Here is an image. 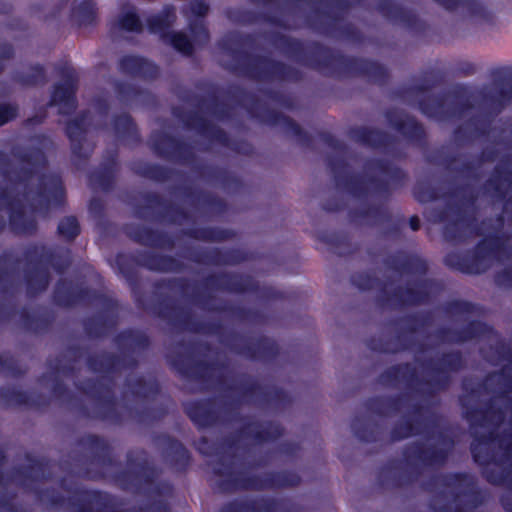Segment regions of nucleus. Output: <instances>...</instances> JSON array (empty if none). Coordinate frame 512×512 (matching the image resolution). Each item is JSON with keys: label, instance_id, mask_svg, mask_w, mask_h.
Listing matches in <instances>:
<instances>
[{"label": "nucleus", "instance_id": "2f4dec72", "mask_svg": "<svg viewBox=\"0 0 512 512\" xmlns=\"http://www.w3.org/2000/svg\"><path fill=\"white\" fill-rule=\"evenodd\" d=\"M0 203H4L9 213V226L16 235H33L38 225L34 217L25 213L21 199L13 195L7 187H0Z\"/></svg>", "mask_w": 512, "mask_h": 512}, {"label": "nucleus", "instance_id": "a19ab883", "mask_svg": "<svg viewBox=\"0 0 512 512\" xmlns=\"http://www.w3.org/2000/svg\"><path fill=\"white\" fill-rule=\"evenodd\" d=\"M165 464L176 474H185L192 464L190 451L175 437L163 434L158 437Z\"/></svg>", "mask_w": 512, "mask_h": 512}, {"label": "nucleus", "instance_id": "bb28decb", "mask_svg": "<svg viewBox=\"0 0 512 512\" xmlns=\"http://www.w3.org/2000/svg\"><path fill=\"white\" fill-rule=\"evenodd\" d=\"M57 72L63 78V82L53 85L49 106H59L60 115H71L78 105V77L74 68L67 64L58 66Z\"/></svg>", "mask_w": 512, "mask_h": 512}, {"label": "nucleus", "instance_id": "39448f33", "mask_svg": "<svg viewBox=\"0 0 512 512\" xmlns=\"http://www.w3.org/2000/svg\"><path fill=\"white\" fill-rule=\"evenodd\" d=\"M12 155L22 166L12 181L25 188L24 198L29 202L33 212H47L52 206H63L66 191L61 176L57 174H41L34 190L28 188V183L35 177L39 169L47 166L45 152L39 147L28 150L14 149Z\"/></svg>", "mask_w": 512, "mask_h": 512}, {"label": "nucleus", "instance_id": "a18cd8bd", "mask_svg": "<svg viewBox=\"0 0 512 512\" xmlns=\"http://www.w3.org/2000/svg\"><path fill=\"white\" fill-rule=\"evenodd\" d=\"M376 9L384 18L393 23L401 24L411 31L423 30V22L413 11L391 0H380L376 5Z\"/></svg>", "mask_w": 512, "mask_h": 512}, {"label": "nucleus", "instance_id": "5701e85b", "mask_svg": "<svg viewBox=\"0 0 512 512\" xmlns=\"http://www.w3.org/2000/svg\"><path fill=\"white\" fill-rule=\"evenodd\" d=\"M433 221L445 223L443 237L447 242L461 243L467 238V229H472L475 235H482L474 217H466L460 206H448L433 210Z\"/></svg>", "mask_w": 512, "mask_h": 512}, {"label": "nucleus", "instance_id": "f257e3e1", "mask_svg": "<svg viewBox=\"0 0 512 512\" xmlns=\"http://www.w3.org/2000/svg\"><path fill=\"white\" fill-rule=\"evenodd\" d=\"M463 416L470 429L491 427L487 433L473 434L470 452L473 461L481 468L482 477L493 486H506L512 490V478L507 469L497 470L491 464L501 466L511 462L512 433L499 434L497 429L505 420V412L490 398L484 406H467L462 403ZM500 503L506 512H512V496L502 495Z\"/></svg>", "mask_w": 512, "mask_h": 512}, {"label": "nucleus", "instance_id": "f704fd0d", "mask_svg": "<svg viewBox=\"0 0 512 512\" xmlns=\"http://www.w3.org/2000/svg\"><path fill=\"white\" fill-rule=\"evenodd\" d=\"M29 464L26 467H15L9 474L3 472L2 467L6 462V454L0 448V487L5 488L10 482L17 481L22 487H27L28 481L44 478L47 471V463L43 459L26 455Z\"/></svg>", "mask_w": 512, "mask_h": 512}, {"label": "nucleus", "instance_id": "8fccbe9b", "mask_svg": "<svg viewBox=\"0 0 512 512\" xmlns=\"http://www.w3.org/2000/svg\"><path fill=\"white\" fill-rule=\"evenodd\" d=\"M0 402L5 407L27 406L43 408L49 405L48 398L41 393L30 394L15 387H0Z\"/></svg>", "mask_w": 512, "mask_h": 512}, {"label": "nucleus", "instance_id": "e2e57ef3", "mask_svg": "<svg viewBox=\"0 0 512 512\" xmlns=\"http://www.w3.org/2000/svg\"><path fill=\"white\" fill-rule=\"evenodd\" d=\"M175 19V8L172 5H165L159 13L147 18L148 31L153 34L159 33L163 39V34L170 32L169 29Z\"/></svg>", "mask_w": 512, "mask_h": 512}, {"label": "nucleus", "instance_id": "4be33fe9", "mask_svg": "<svg viewBox=\"0 0 512 512\" xmlns=\"http://www.w3.org/2000/svg\"><path fill=\"white\" fill-rule=\"evenodd\" d=\"M101 305V310L85 318L83 330L90 339H103L114 331L119 321V303L116 299L101 293L95 294V299Z\"/></svg>", "mask_w": 512, "mask_h": 512}, {"label": "nucleus", "instance_id": "79ce46f5", "mask_svg": "<svg viewBox=\"0 0 512 512\" xmlns=\"http://www.w3.org/2000/svg\"><path fill=\"white\" fill-rule=\"evenodd\" d=\"M125 232L131 240L143 246L167 250H172L175 247L174 238L165 231L131 224L126 227Z\"/></svg>", "mask_w": 512, "mask_h": 512}, {"label": "nucleus", "instance_id": "864d4df0", "mask_svg": "<svg viewBox=\"0 0 512 512\" xmlns=\"http://www.w3.org/2000/svg\"><path fill=\"white\" fill-rule=\"evenodd\" d=\"M449 92L437 95H427L418 101L419 110L427 116L438 121L451 120V105H447Z\"/></svg>", "mask_w": 512, "mask_h": 512}, {"label": "nucleus", "instance_id": "0e129e2a", "mask_svg": "<svg viewBox=\"0 0 512 512\" xmlns=\"http://www.w3.org/2000/svg\"><path fill=\"white\" fill-rule=\"evenodd\" d=\"M319 241L328 245L330 250L339 256H349L355 252L348 234L343 232L322 233Z\"/></svg>", "mask_w": 512, "mask_h": 512}, {"label": "nucleus", "instance_id": "13d9d810", "mask_svg": "<svg viewBox=\"0 0 512 512\" xmlns=\"http://www.w3.org/2000/svg\"><path fill=\"white\" fill-rule=\"evenodd\" d=\"M18 315L23 330L33 334H43L47 332L53 324V317L51 315H36L31 313L27 307L20 308Z\"/></svg>", "mask_w": 512, "mask_h": 512}, {"label": "nucleus", "instance_id": "f3484780", "mask_svg": "<svg viewBox=\"0 0 512 512\" xmlns=\"http://www.w3.org/2000/svg\"><path fill=\"white\" fill-rule=\"evenodd\" d=\"M153 287L156 290H178L183 296L187 297L193 304L209 312L226 313L242 321L249 320L254 315V311L252 309L243 306H235L227 303L212 305V302L215 300V296L211 293L201 292L196 288L193 289V293L191 295H188L187 292L191 287V283L190 280L185 277L161 279L154 282Z\"/></svg>", "mask_w": 512, "mask_h": 512}, {"label": "nucleus", "instance_id": "412c9836", "mask_svg": "<svg viewBox=\"0 0 512 512\" xmlns=\"http://www.w3.org/2000/svg\"><path fill=\"white\" fill-rule=\"evenodd\" d=\"M77 445L88 450L92 455L83 471L79 473L82 477L89 480H101L106 476L105 469L117 465L112 454V447L105 438L96 434H86L77 440Z\"/></svg>", "mask_w": 512, "mask_h": 512}, {"label": "nucleus", "instance_id": "e433bc0d", "mask_svg": "<svg viewBox=\"0 0 512 512\" xmlns=\"http://www.w3.org/2000/svg\"><path fill=\"white\" fill-rule=\"evenodd\" d=\"M417 285L419 288L398 286L391 293L385 287H382L376 301L380 306H392L395 304L400 307L416 306L425 303L429 297L428 292L422 289L425 287L426 281H419Z\"/></svg>", "mask_w": 512, "mask_h": 512}, {"label": "nucleus", "instance_id": "9d476101", "mask_svg": "<svg viewBox=\"0 0 512 512\" xmlns=\"http://www.w3.org/2000/svg\"><path fill=\"white\" fill-rule=\"evenodd\" d=\"M223 49L232 57L231 71L247 79L260 83H297L302 80V72L283 61L242 49L226 46Z\"/></svg>", "mask_w": 512, "mask_h": 512}, {"label": "nucleus", "instance_id": "052dcab7", "mask_svg": "<svg viewBox=\"0 0 512 512\" xmlns=\"http://www.w3.org/2000/svg\"><path fill=\"white\" fill-rule=\"evenodd\" d=\"M183 234L190 239L206 242H221L235 236L233 230L218 227H193L185 229Z\"/></svg>", "mask_w": 512, "mask_h": 512}, {"label": "nucleus", "instance_id": "b1692460", "mask_svg": "<svg viewBox=\"0 0 512 512\" xmlns=\"http://www.w3.org/2000/svg\"><path fill=\"white\" fill-rule=\"evenodd\" d=\"M437 484L448 489L465 488L463 491L455 492L453 498L458 502L461 497H465L467 499L466 506L472 509H476L484 503L485 499L481 489L477 487L474 478L466 472H449L435 476L426 483V489L430 490V486Z\"/></svg>", "mask_w": 512, "mask_h": 512}, {"label": "nucleus", "instance_id": "58836bf2", "mask_svg": "<svg viewBox=\"0 0 512 512\" xmlns=\"http://www.w3.org/2000/svg\"><path fill=\"white\" fill-rule=\"evenodd\" d=\"M385 118L389 126L409 143L418 146H422L426 143L427 134L425 128L414 116L403 112L388 110L385 113Z\"/></svg>", "mask_w": 512, "mask_h": 512}, {"label": "nucleus", "instance_id": "9b49d317", "mask_svg": "<svg viewBox=\"0 0 512 512\" xmlns=\"http://www.w3.org/2000/svg\"><path fill=\"white\" fill-rule=\"evenodd\" d=\"M114 344L122 355L103 351L99 354H90L86 358V365L94 373H115L120 369L134 370L139 361L131 353L148 350L151 346L150 337L143 331L126 328L118 332L113 338Z\"/></svg>", "mask_w": 512, "mask_h": 512}, {"label": "nucleus", "instance_id": "393cba45", "mask_svg": "<svg viewBox=\"0 0 512 512\" xmlns=\"http://www.w3.org/2000/svg\"><path fill=\"white\" fill-rule=\"evenodd\" d=\"M229 349L251 361H272L280 353L278 344L267 336L248 341L243 335L232 333L228 340Z\"/></svg>", "mask_w": 512, "mask_h": 512}, {"label": "nucleus", "instance_id": "7ed1b4c3", "mask_svg": "<svg viewBox=\"0 0 512 512\" xmlns=\"http://www.w3.org/2000/svg\"><path fill=\"white\" fill-rule=\"evenodd\" d=\"M320 140L335 154L327 157V166L333 174L336 186L356 199H364L370 189L376 194H389L392 189L403 187L408 180V173L385 158L368 159L364 168L368 171H377L387 179L368 176L366 181L360 175L348 172L349 164L345 158L347 146L329 132H320Z\"/></svg>", "mask_w": 512, "mask_h": 512}, {"label": "nucleus", "instance_id": "4d7b16f0", "mask_svg": "<svg viewBox=\"0 0 512 512\" xmlns=\"http://www.w3.org/2000/svg\"><path fill=\"white\" fill-rule=\"evenodd\" d=\"M512 184V170L501 164H497L483 188L486 192H492L499 199H504L507 194V186Z\"/></svg>", "mask_w": 512, "mask_h": 512}, {"label": "nucleus", "instance_id": "6ab92c4d", "mask_svg": "<svg viewBox=\"0 0 512 512\" xmlns=\"http://www.w3.org/2000/svg\"><path fill=\"white\" fill-rule=\"evenodd\" d=\"M153 313L179 331L217 334L222 328L219 322H201L197 320L191 310L177 305L168 297L161 299L153 306Z\"/></svg>", "mask_w": 512, "mask_h": 512}, {"label": "nucleus", "instance_id": "dca6fc26", "mask_svg": "<svg viewBox=\"0 0 512 512\" xmlns=\"http://www.w3.org/2000/svg\"><path fill=\"white\" fill-rule=\"evenodd\" d=\"M508 239L509 237L505 233H491L479 240L471 253H447L444 257V264L450 269L465 274L484 273L489 267L487 260L491 256L506 251Z\"/></svg>", "mask_w": 512, "mask_h": 512}, {"label": "nucleus", "instance_id": "aec40b11", "mask_svg": "<svg viewBox=\"0 0 512 512\" xmlns=\"http://www.w3.org/2000/svg\"><path fill=\"white\" fill-rule=\"evenodd\" d=\"M432 320V314L429 311L411 313L401 318L391 320L389 322L391 326L397 327L401 323L405 324L404 328L401 329L396 335V339L399 343L396 344L391 340L372 336L366 340V346L371 351L384 354H396L400 351H405L409 348V345L405 339V333L414 334L420 329L430 326Z\"/></svg>", "mask_w": 512, "mask_h": 512}, {"label": "nucleus", "instance_id": "72a5a7b5", "mask_svg": "<svg viewBox=\"0 0 512 512\" xmlns=\"http://www.w3.org/2000/svg\"><path fill=\"white\" fill-rule=\"evenodd\" d=\"M204 288L233 294L254 292L257 285L248 275L232 272H218L207 275L202 282Z\"/></svg>", "mask_w": 512, "mask_h": 512}, {"label": "nucleus", "instance_id": "338daca9", "mask_svg": "<svg viewBox=\"0 0 512 512\" xmlns=\"http://www.w3.org/2000/svg\"><path fill=\"white\" fill-rule=\"evenodd\" d=\"M135 174L140 177L163 183L169 181L174 170L157 163H142L134 169Z\"/></svg>", "mask_w": 512, "mask_h": 512}, {"label": "nucleus", "instance_id": "5fc2aeb1", "mask_svg": "<svg viewBox=\"0 0 512 512\" xmlns=\"http://www.w3.org/2000/svg\"><path fill=\"white\" fill-rule=\"evenodd\" d=\"M183 196L187 198L193 206H201L210 212L223 214L227 211V203L222 198L202 190L184 187Z\"/></svg>", "mask_w": 512, "mask_h": 512}, {"label": "nucleus", "instance_id": "cd10ccee", "mask_svg": "<svg viewBox=\"0 0 512 512\" xmlns=\"http://www.w3.org/2000/svg\"><path fill=\"white\" fill-rule=\"evenodd\" d=\"M172 114L181 121L186 128L196 130L200 135L206 137L211 142L238 151V148L233 146V142L228 133L202 116L199 112L185 111L180 107H175L172 110Z\"/></svg>", "mask_w": 512, "mask_h": 512}, {"label": "nucleus", "instance_id": "a878e982", "mask_svg": "<svg viewBox=\"0 0 512 512\" xmlns=\"http://www.w3.org/2000/svg\"><path fill=\"white\" fill-rule=\"evenodd\" d=\"M150 141L151 149L162 159L183 165H190L196 160L192 145L171 134L156 131Z\"/></svg>", "mask_w": 512, "mask_h": 512}, {"label": "nucleus", "instance_id": "c9c22d12", "mask_svg": "<svg viewBox=\"0 0 512 512\" xmlns=\"http://www.w3.org/2000/svg\"><path fill=\"white\" fill-rule=\"evenodd\" d=\"M100 292L74 284L70 279L60 278L54 287L53 302L62 308H72L79 304L92 302Z\"/></svg>", "mask_w": 512, "mask_h": 512}, {"label": "nucleus", "instance_id": "7c9ffc66", "mask_svg": "<svg viewBox=\"0 0 512 512\" xmlns=\"http://www.w3.org/2000/svg\"><path fill=\"white\" fill-rule=\"evenodd\" d=\"M144 205H139L135 209V214L140 219H145L148 211L160 210L155 215L158 222H168L170 224L178 223L189 219V213L177 204L167 201L156 192H146L142 195Z\"/></svg>", "mask_w": 512, "mask_h": 512}, {"label": "nucleus", "instance_id": "bf43d9fd", "mask_svg": "<svg viewBox=\"0 0 512 512\" xmlns=\"http://www.w3.org/2000/svg\"><path fill=\"white\" fill-rule=\"evenodd\" d=\"M377 479L381 486L388 484L389 479L393 487L400 488L413 483L414 476L408 471L398 469L395 462H388L380 468Z\"/></svg>", "mask_w": 512, "mask_h": 512}, {"label": "nucleus", "instance_id": "473e14b6", "mask_svg": "<svg viewBox=\"0 0 512 512\" xmlns=\"http://www.w3.org/2000/svg\"><path fill=\"white\" fill-rule=\"evenodd\" d=\"M495 91L482 90V103L489 108L487 113L495 117L512 102V69L497 71L494 75Z\"/></svg>", "mask_w": 512, "mask_h": 512}, {"label": "nucleus", "instance_id": "c756f323", "mask_svg": "<svg viewBox=\"0 0 512 512\" xmlns=\"http://www.w3.org/2000/svg\"><path fill=\"white\" fill-rule=\"evenodd\" d=\"M168 363L182 378L199 383L210 382L213 371L225 368L224 363L193 360L180 352L168 356Z\"/></svg>", "mask_w": 512, "mask_h": 512}, {"label": "nucleus", "instance_id": "a211bd4d", "mask_svg": "<svg viewBox=\"0 0 512 512\" xmlns=\"http://www.w3.org/2000/svg\"><path fill=\"white\" fill-rule=\"evenodd\" d=\"M216 399L194 400L184 405V412L198 429L215 427L240 419V402L226 400L222 404V413L216 409Z\"/></svg>", "mask_w": 512, "mask_h": 512}, {"label": "nucleus", "instance_id": "2eb2a0df", "mask_svg": "<svg viewBox=\"0 0 512 512\" xmlns=\"http://www.w3.org/2000/svg\"><path fill=\"white\" fill-rule=\"evenodd\" d=\"M229 98L246 107L249 115L259 122L271 126L281 127L287 134L295 137L303 147H311L312 136L306 132L295 120L281 112L268 108L258 96L241 86H235L227 92Z\"/></svg>", "mask_w": 512, "mask_h": 512}, {"label": "nucleus", "instance_id": "20e7f679", "mask_svg": "<svg viewBox=\"0 0 512 512\" xmlns=\"http://www.w3.org/2000/svg\"><path fill=\"white\" fill-rule=\"evenodd\" d=\"M59 484L67 496L53 487H48L37 490V498L53 508H63L70 512H171L169 504L163 500L124 509L120 501L108 492L72 487L64 479Z\"/></svg>", "mask_w": 512, "mask_h": 512}, {"label": "nucleus", "instance_id": "3c124183", "mask_svg": "<svg viewBox=\"0 0 512 512\" xmlns=\"http://www.w3.org/2000/svg\"><path fill=\"white\" fill-rule=\"evenodd\" d=\"M282 500L273 497H259L249 500H233L221 508V512H277Z\"/></svg>", "mask_w": 512, "mask_h": 512}, {"label": "nucleus", "instance_id": "680f3d73", "mask_svg": "<svg viewBox=\"0 0 512 512\" xmlns=\"http://www.w3.org/2000/svg\"><path fill=\"white\" fill-rule=\"evenodd\" d=\"M112 126L114 132L120 139L135 145L141 142V137L136 123L128 113L113 116Z\"/></svg>", "mask_w": 512, "mask_h": 512}, {"label": "nucleus", "instance_id": "423d86ee", "mask_svg": "<svg viewBox=\"0 0 512 512\" xmlns=\"http://www.w3.org/2000/svg\"><path fill=\"white\" fill-rule=\"evenodd\" d=\"M422 367L430 376L427 380L419 379L416 368L409 362L394 364L378 376V382L384 386L395 387L404 382L409 389L416 390L414 384L429 386L427 394L445 391L452 382V373L465 368V359L460 350L443 352L437 359L422 362Z\"/></svg>", "mask_w": 512, "mask_h": 512}, {"label": "nucleus", "instance_id": "6e6d98bb", "mask_svg": "<svg viewBox=\"0 0 512 512\" xmlns=\"http://www.w3.org/2000/svg\"><path fill=\"white\" fill-rule=\"evenodd\" d=\"M353 434L362 442L375 443L380 440L382 426L364 415H356L351 421Z\"/></svg>", "mask_w": 512, "mask_h": 512}, {"label": "nucleus", "instance_id": "c85d7f7f", "mask_svg": "<svg viewBox=\"0 0 512 512\" xmlns=\"http://www.w3.org/2000/svg\"><path fill=\"white\" fill-rule=\"evenodd\" d=\"M438 439L447 445L448 449L426 445L423 442H413L405 448L403 456L409 462H418L426 467L443 466L448 460L449 449L453 446L454 441L452 437L443 432L438 433Z\"/></svg>", "mask_w": 512, "mask_h": 512}, {"label": "nucleus", "instance_id": "09e8293b", "mask_svg": "<svg viewBox=\"0 0 512 512\" xmlns=\"http://www.w3.org/2000/svg\"><path fill=\"white\" fill-rule=\"evenodd\" d=\"M117 171L118 152L117 150L108 151L99 168L88 174V180L92 186L109 192L114 188Z\"/></svg>", "mask_w": 512, "mask_h": 512}, {"label": "nucleus", "instance_id": "1a4fd4ad", "mask_svg": "<svg viewBox=\"0 0 512 512\" xmlns=\"http://www.w3.org/2000/svg\"><path fill=\"white\" fill-rule=\"evenodd\" d=\"M27 264L24 270V284L29 297L45 292L51 282L49 268L57 274H64L71 266V251L63 247H48L45 244H31L23 251Z\"/></svg>", "mask_w": 512, "mask_h": 512}, {"label": "nucleus", "instance_id": "6e6552de", "mask_svg": "<svg viewBox=\"0 0 512 512\" xmlns=\"http://www.w3.org/2000/svg\"><path fill=\"white\" fill-rule=\"evenodd\" d=\"M77 389L95 401V409L91 411L71 392L65 383L55 376L51 391L56 399L68 404L77 405L79 414L87 419L101 420L114 425L123 423V416L117 409V398L114 393L112 379H88L83 384L77 385Z\"/></svg>", "mask_w": 512, "mask_h": 512}, {"label": "nucleus", "instance_id": "69168bd1", "mask_svg": "<svg viewBox=\"0 0 512 512\" xmlns=\"http://www.w3.org/2000/svg\"><path fill=\"white\" fill-rule=\"evenodd\" d=\"M132 395L140 399L155 397L160 393V385L156 379H146L138 376L132 381H127Z\"/></svg>", "mask_w": 512, "mask_h": 512}, {"label": "nucleus", "instance_id": "774afa93", "mask_svg": "<svg viewBox=\"0 0 512 512\" xmlns=\"http://www.w3.org/2000/svg\"><path fill=\"white\" fill-rule=\"evenodd\" d=\"M71 16L79 27L94 25L97 19L96 4L93 0H82L79 4L72 6Z\"/></svg>", "mask_w": 512, "mask_h": 512}, {"label": "nucleus", "instance_id": "4c0bfd02", "mask_svg": "<svg viewBox=\"0 0 512 512\" xmlns=\"http://www.w3.org/2000/svg\"><path fill=\"white\" fill-rule=\"evenodd\" d=\"M89 126L90 113L87 110L81 111L75 118L68 120L65 125V135L70 141L72 155L82 161H87L93 151L92 148L84 147Z\"/></svg>", "mask_w": 512, "mask_h": 512}, {"label": "nucleus", "instance_id": "603ef678", "mask_svg": "<svg viewBox=\"0 0 512 512\" xmlns=\"http://www.w3.org/2000/svg\"><path fill=\"white\" fill-rule=\"evenodd\" d=\"M239 432L258 443H265L279 439L284 434V429L281 424L274 421H266L265 423L249 422L243 425Z\"/></svg>", "mask_w": 512, "mask_h": 512}, {"label": "nucleus", "instance_id": "4468645a", "mask_svg": "<svg viewBox=\"0 0 512 512\" xmlns=\"http://www.w3.org/2000/svg\"><path fill=\"white\" fill-rule=\"evenodd\" d=\"M322 2L334 10L314 9L306 17L308 27L324 37L362 43L364 40L362 32L354 24L344 22V15L359 0H322Z\"/></svg>", "mask_w": 512, "mask_h": 512}, {"label": "nucleus", "instance_id": "0eeeda50", "mask_svg": "<svg viewBox=\"0 0 512 512\" xmlns=\"http://www.w3.org/2000/svg\"><path fill=\"white\" fill-rule=\"evenodd\" d=\"M234 452L224 453L215 461L212 472L219 477L212 484L214 491L232 494L238 491H264L268 489L292 488L301 483V477L294 471H271L264 475L234 471Z\"/></svg>", "mask_w": 512, "mask_h": 512}, {"label": "nucleus", "instance_id": "de8ad7c7", "mask_svg": "<svg viewBox=\"0 0 512 512\" xmlns=\"http://www.w3.org/2000/svg\"><path fill=\"white\" fill-rule=\"evenodd\" d=\"M384 265L391 271L398 274L420 275L424 276L428 272V264L426 260L416 254H405L397 252L388 255L384 261Z\"/></svg>", "mask_w": 512, "mask_h": 512}, {"label": "nucleus", "instance_id": "c03bdc74", "mask_svg": "<svg viewBox=\"0 0 512 512\" xmlns=\"http://www.w3.org/2000/svg\"><path fill=\"white\" fill-rule=\"evenodd\" d=\"M119 71L127 76L152 81L159 76V67L151 60L139 55H124L118 62Z\"/></svg>", "mask_w": 512, "mask_h": 512}, {"label": "nucleus", "instance_id": "f8f14e48", "mask_svg": "<svg viewBox=\"0 0 512 512\" xmlns=\"http://www.w3.org/2000/svg\"><path fill=\"white\" fill-rule=\"evenodd\" d=\"M115 264L119 273L129 284L134 301L138 307L144 305V296L139 291L140 279L136 266L160 273H179L185 268L176 257L154 251H136L134 254L118 253Z\"/></svg>", "mask_w": 512, "mask_h": 512}, {"label": "nucleus", "instance_id": "f03ea898", "mask_svg": "<svg viewBox=\"0 0 512 512\" xmlns=\"http://www.w3.org/2000/svg\"><path fill=\"white\" fill-rule=\"evenodd\" d=\"M271 42L297 63L319 71L327 70L330 75L338 78L360 76L380 86L385 85L389 79L387 68L379 62L346 56L317 41L311 42L306 49L301 40L282 33H274Z\"/></svg>", "mask_w": 512, "mask_h": 512}, {"label": "nucleus", "instance_id": "37998d69", "mask_svg": "<svg viewBox=\"0 0 512 512\" xmlns=\"http://www.w3.org/2000/svg\"><path fill=\"white\" fill-rule=\"evenodd\" d=\"M348 136L359 144L387 153L392 150L396 142V139L387 132L364 126L350 128Z\"/></svg>", "mask_w": 512, "mask_h": 512}, {"label": "nucleus", "instance_id": "ea45409f", "mask_svg": "<svg viewBox=\"0 0 512 512\" xmlns=\"http://www.w3.org/2000/svg\"><path fill=\"white\" fill-rule=\"evenodd\" d=\"M189 260L196 264H210L215 266L237 265L248 260L247 253L239 248L221 249H190Z\"/></svg>", "mask_w": 512, "mask_h": 512}, {"label": "nucleus", "instance_id": "ddd939ff", "mask_svg": "<svg viewBox=\"0 0 512 512\" xmlns=\"http://www.w3.org/2000/svg\"><path fill=\"white\" fill-rule=\"evenodd\" d=\"M143 457H135L133 451L126 455L127 467L114 474V482L124 491L144 495H169L173 486L168 481H157L160 470L152 465L142 451Z\"/></svg>", "mask_w": 512, "mask_h": 512}, {"label": "nucleus", "instance_id": "49530a36", "mask_svg": "<svg viewBox=\"0 0 512 512\" xmlns=\"http://www.w3.org/2000/svg\"><path fill=\"white\" fill-rule=\"evenodd\" d=\"M494 117L490 113L477 114L470 117L465 124L453 130V138L457 143H465L474 138L487 137L491 132Z\"/></svg>", "mask_w": 512, "mask_h": 512}]
</instances>
